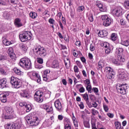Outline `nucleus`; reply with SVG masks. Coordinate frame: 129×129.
<instances>
[{
	"label": "nucleus",
	"instance_id": "48",
	"mask_svg": "<svg viewBox=\"0 0 129 129\" xmlns=\"http://www.w3.org/2000/svg\"><path fill=\"white\" fill-rule=\"evenodd\" d=\"M86 90H87V91H88L89 93H91V90H92V87H91V85H87V86L86 87Z\"/></svg>",
	"mask_w": 129,
	"mask_h": 129
},
{
	"label": "nucleus",
	"instance_id": "33",
	"mask_svg": "<svg viewBox=\"0 0 129 129\" xmlns=\"http://www.w3.org/2000/svg\"><path fill=\"white\" fill-rule=\"evenodd\" d=\"M5 128L6 129H14L12 123H8L5 125Z\"/></svg>",
	"mask_w": 129,
	"mask_h": 129
},
{
	"label": "nucleus",
	"instance_id": "7",
	"mask_svg": "<svg viewBox=\"0 0 129 129\" xmlns=\"http://www.w3.org/2000/svg\"><path fill=\"white\" fill-rule=\"evenodd\" d=\"M101 19L102 21L104 27H108L111 24V19L108 17L107 15H102Z\"/></svg>",
	"mask_w": 129,
	"mask_h": 129
},
{
	"label": "nucleus",
	"instance_id": "12",
	"mask_svg": "<svg viewBox=\"0 0 129 129\" xmlns=\"http://www.w3.org/2000/svg\"><path fill=\"white\" fill-rule=\"evenodd\" d=\"M20 96L21 97L24 98H29L30 97V93L28 90H23L20 92Z\"/></svg>",
	"mask_w": 129,
	"mask_h": 129
},
{
	"label": "nucleus",
	"instance_id": "17",
	"mask_svg": "<svg viewBox=\"0 0 129 129\" xmlns=\"http://www.w3.org/2000/svg\"><path fill=\"white\" fill-rule=\"evenodd\" d=\"M98 35L99 37H101V38H103L104 37H106V36L108 35V33L106 30H100L98 32Z\"/></svg>",
	"mask_w": 129,
	"mask_h": 129
},
{
	"label": "nucleus",
	"instance_id": "21",
	"mask_svg": "<svg viewBox=\"0 0 129 129\" xmlns=\"http://www.w3.org/2000/svg\"><path fill=\"white\" fill-rule=\"evenodd\" d=\"M8 53L12 59H13L15 54L14 53V49L13 47H10L8 50Z\"/></svg>",
	"mask_w": 129,
	"mask_h": 129
},
{
	"label": "nucleus",
	"instance_id": "24",
	"mask_svg": "<svg viewBox=\"0 0 129 129\" xmlns=\"http://www.w3.org/2000/svg\"><path fill=\"white\" fill-rule=\"evenodd\" d=\"M14 129H20L21 128V125L19 123V121H16L14 123H12Z\"/></svg>",
	"mask_w": 129,
	"mask_h": 129
},
{
	"label": "nucleus",
	"instance_id": "4",
	"mask_svg": "<svg viewBox=\"0 0 129 129\" xmlns=\"http://www.w3.org/2000/svg\"><path fill=\"white\" fill-rule=\"evenodd\" d=\"M19 39L21 42H26L32 39V33L29 31H24L19 35Z\"/></svg>",
	"mask_w": 129,
	"mask_h": 129
},
{
	"label": "nucleus",
	"instance_id": "58",
	"mask_svg": "<svg viewBox=\"0 0 129 129\" xmlns=\"http://www.w3.org/2000/svg\"><path fill=\"white\" fill-rule=\"evenodd\" d=\"M76 63L78 65V67H79V68H81L83 67L82 64H81V62H80V61L77 60L76 61Z\"/></svg>",
	"mask_w": 129,
	"mask_h": 129
},
{
	"label": "nucleus",
	"instance_id": "16",
	"mask_svg": "<svg viewBox=\"0 0 129 129\" xmlns=\"http://www.w3.org/2000/svg\"><path fill=\"white\" fill-rule=\"evenodd\" d=\"M43 108L45 109L47 112H53V107L52 106H49L45 104L43 105Z\"/></svg>",
	"mask_w": 129,
	"mask_h": 129
},
{
	"label": "nucleus",
	"instance_id": "63",
	"mask_svg": "<svg viewBox=\"0 0 129 129\" xmlns=\"http://www.w3.org/2000/svg\"><path fill=\"white\" fill-rule=\"evenodd\" d=\"M1 95L7 97L10 95V92H5L4 93L1 94Z\"/></svg>",
	"mask_w": 129,
	"mask_h": 129
},
{
	"label": "nucleus",
	"instance_id": "46",
	"mask_svg": "<svg viewBox=\"0 0 129 129\" xmlns=\"http://www.w3.org/2000/svg\"><path fill=\"white\" fill-rule=\"evenodd\" d=\"M0 73H1L2 75H8L7 72L5 71V70H4V69L2 68H0Z\"/></svg>",
	"mask_w": 129,
	"mask_h": 129
},
{
	"label": "nucleus",
	"instance_id": "8",
	"mask_svg": "<svg viewBox=\"0 0 129 129\" xmlns=\"http://www.w3.org/2000/svg\"><path fill=\"white\" fill-rule=\"evenodd\" d=\"M125 61V59H124L122 56H120V55L118 57V58H112V62L116 66H120L122 65V63Z\"/></svg>",
	"mask_w": 129,
	"mask_h": 129
},
{
	"label": "nucleus",
	"instance_id": "42",
	"mask_svg": "<svg viewBox=\"0 0 129 129\" xmlns=\"http://www.w3.org/2000/svg\"><path fill=\"white\" fill-rule=\"evenodd\" d=\"M85 101H87V100H89V98L88 97V94L86 93L85 94L82 95Z\"/></svg>",
	"mask_w": 129,
	"mask_h": 129
},
{
	"label": "nucleus",
	"instance_id": "31",
	"mask_svg": "<svg viewBox=\"0 0 129 129\" xmlns=\"http://www.w3.org/2000/svg\"><path fill=\"white\" fill-rule=\"evenodd\" d=\"M70 124V119L67 118L66 117H64L63 118V124L64 125L66 124Z\"/></svg>",
	"mask_w": 129,
	"mask_h": 129
},
{
	"label": "nucleus",
	"instance_id": "30",
	"mask_svg": "<svg viewBox=\"0 0 129 129\" xmlns=\"http://www.w3.org/2000/svg\"><path fill=\"white\" fill-rule=\"evenodd\" d=\"M83 123L85 127H87V128H90V124H89V121L83 120Z\"/></svg>",
	"mask_w": 129,
	"mask_h": 129
},
{
	"label": "nucleus",
	"instance_id": "55",
	"mask_svg": "<svg viewBox=\"0 0 129 129\" xmlns=\"http://www.w3.org/2000/svg\"><path fill=\"white\" fill-rule=\"evenodd\" d=\"M90 50L92 52L94 51L95 50V47L94 46V45L91 44L90 45Z\"/></svg>",
	"mask_w": 129,
	"mask_h": 129
},
{
	"label": "nucleus",
	"instance_id": "64",
	"mask_svg": "<svg viewBox=\"0 0 129 129\" xmlns=\"http://www.w3.org/2000/svg\"><path fill=\"white\" fill-rule=\"evenodd\" d=\"M100 12H106V7H102V8H101L100 9Z\"/></svg>",
	"mask_w": 129,
	"mask_h": 129
},
{
	"label": "nucleus",
	"instance_id": "34",
	"mask_svg": "<svg viewBox=\"0 0 129 129\" xmlns=\"http://www.w3.org/2000/svg\"><path fill=\"white\" fill-rule=\"evenodd\" d=\"M111 39L112 41H116L117 40V35L115 33H112L111 35Z\"/></svg>",
	"mask_w": 129,
	"mask_h": 129
},
{
	"label": "nucleus",
	"instance_id": "44",
	"mask_svg": "<svg viewBox=\"0 0 129 129\" xmlns=\"http://www.w3.org/2000/svg\"><path fill=\"white\" fill-rule=\"evenodd\" d=\"M30 16L32 19H36V17H37V13L35 12H31L30 13Z\"/></svg>",
	"mask_w": 129,
	"mask_h": 129
},
{
	"label": "nucleus",
	"instance_id": "57",
	"mask_svg": "<svg viewBox=\"0 0 129 129\" xmlns=\"http://www.w3.org/2000/svg\"><path fill=\"white\" fill-rule=\"evenodd\" d=\"M74 72H75V73H78L79 72V69H78V67H77V66H74Z\"/></svg>",
	"mask_w": 129,
	"mask_h": 129
},
{
	"label": "nucleus",
	"instance_id": "27",
	"mask_svg": "<svg viewBox=\"0 0 129 129\" xmlns=\"http://www.w3.org/2000/svg\"><path fill=\"white\" fill-rule=\"evenodd\" d=\"M64 61L66 68H67V69H69L70 67V60H69V58H67V60H64Z\"/></svg>",
	"mask_w": 129,
	"mask_h": 129
},
{
	"label": "nucleus",
	"instance_id": "60",
	"mask_svg": "<svg viewBox=\"0 0 129 129\" xmlns=\"http://www.w3.org/2000/svg\"><path fill=\"white\" fill-rule=\"evenodd\" d=\"M103 109L105 110V112H108V110L109 109L108 108V106L106 105H103Z\"/></svg>",
	"mask_w": 129,
	"mask_h": 129
},
{
	"label": "nucleus",
	"instance_id": "49",
	"mask_svg": "<svg viewBox=\"0 0 129 129\" xmlns=\"http://www.w3.org/2000/svg\"><path fill=\"white\" fill-rule=\"evenodd\" d=\"M36 60L37 62L39 63V64H43V58L41 57H37Z\"/></svg>",
	"mask_w": 129,
	"mask_h": 129
},
{
	"label": "nucleus",
	"instance_id": "38",
	"mask_svg": "<svg viewBox=\"0 0 129 129\" xmlns=\"http://www.w3.org/2000/svg\"><path fill=\"white\" fill-rule=\"evenodd\" d=\"M124 7L127 10H129V0L125 1L124 2Z\"/></svg>",
	"mask_w": 129,
	"mask_h": 129
},
{
	"label": "nucleus",
	"instance_id": "54",
	"mask_svg": "<svg viewBox=\"0 0 129 129\" xmlns=\"http://www.w3.org/2000/svg\"><path fill=\"white\" fill-rule=\"evenodd\" d=\"M48 22L50 25H54L55 24V20L52 18H50L48 20Z\"/></svg>",
	"mask_w": 129,
	"mask_h": 129
},
{
	"label": "nucleus",
	"instance_id": "14",
	"mask_svg": "<svg viewBox=\"0 0 129 129\" xmlns=\"http://www.w3.org/2000/svg\"><path fill=\"white\" fill-rule=\"evenodd\" d=\"M14 25L17 28H20L23 27V23L21 22V19L20 18H16L14 21Z\"/></svg>",
	"mask_w": 129,
	"mask_h": 129
},
{
	"label": "nucleus",
	"instance_id": "52",
	"mask_svg": "<svg viewBox=\"0 0 129 129\" xmlns=\"http://www.w3.org/2000/svg\"><path fill=\"white\" fill-rule=\"evenodd\" d=\"M103 62L101 61H99L98 63V67H99V68L101 69L102 68H103Z\"/></svg>",
	"mask_w": 129,
	"mask_h": 129
},
{
	"label": "nucleus",
	"instance_id": "62",
	"mask_svg": "<svg viewBox=\"0 0 129 129\" xmlns=\"http://www.w3.org/2000/svg\"><path fill=\"white\" fill-rule=\"evenodd\" d=\"M103 47L104 48H107V49L108 48H109V44L108 43H107V42H104L103 43Z\"/></svg>",
	"mask_w": 129,
	"mask_h": 129
},
{
	"label": "nucleus",
	"instance_id": "11",
	"mask_svg": "<svg viewBox=\"0 0 129 129\" xmlns=\"http://www.w3.org/2000/svg\"><path fill=\"white\" fill-rule=\"evenodd\" d=\"M54 106L57 111L59 112H62L64 108H63V106H62V104L59 99L56 100L54 102Z\"/></svg>",
	"mask_w": 129,
	"mask_h": 129
},
{
	"label": "nucleus",
	"instance_id": "2",
	"mask_svg": "<svg viewBox=\"0 0 129 129\" xmlns=\"http://www.w3.org/2000/svg\"><path fill=\"white\" fill-rule=\"evenodd\" d=\"M33 52L36 56H40L42 58H45L47 55V51H46L45 47H43L40 45L34 48Z\"/></svg>",
	"mask_w": 129,
	"mask_h": 129
},
{
	"label": "nucleus",
	"instance_id": "28",
	"mask_svg": "<svg viewBox=\"0 0 129 129\" xmlns=\"http://www.w3.org/2000/svg\"><path fill=\"white\" fill-rule=\"evenodd\" d=\"M79 86H81V88L79 89V91L80 93H83L85 91V89L83 86H82V85L79 84V85H77L76 87L77 88H79Z\"/></svg>",
	"mask_w": 129,
	"mask_h": 129
},
{
	"label": "nucleus",
	"instance_id": "35",
	"mask_svg": "<svg viewBox=\"0 0 129 129\" xmlns=\"http://www.w3.org/2000/svg\"><path fill=\"white\" fill-rule=\"evenodd\" d=\"M33 117V116H31V115H28L26 116L25 119L27 121V123L30 124V123L29 121H31V119H32V118Z\"/></svg>",
	"mask_w": 129,
	"mask_h": 129
},
{
	"label": "nucleus",
	"instance_id": "51",
	"mask_svg": "<svg viewBox=\"0 0 129 129\" xmlns=\"http://www.w3.org/2000/svg\"><path fill=\"white\" fill-rule=\"evenodd\" d=\"M86 104L88 105L89 108H91V107H93V106L92 105V104H91V102L89 101V100L86 101Z\"/></svg>",
	"mask_w": 129,
	"mask_h": 129
},
{
	"label": "nucleus",
	"instance_id": "59",
	"mask_svg": "<svg viewBox=\"0 0 129 129\" xmlns=\"http://www.w3.org/2000/svg\"><path fill=\"white\" fill-rule=\"evenodd\" d=\"M119 75H123L124 74L123 69H120L118 70Z\"/></svg>",
	"mask_w": 129,
	"mask_h": 129
},
{
	"label": "nucleus",
	"instance_id": "1",
	"mask_svg": "<svg viewBox=\"0 0 129 129\" xmlns=\"http://www.w3.org/2000/svg\"><path fill=\"white\" fill-rule=\"evenodd\" d=\"M20 66L24 68L25 70H29L32 69V62L31 59L28 57H24L21 58L19 62Z\"/></svg>",
	"mask_w": 129,
	"mask_h": 129
},
{
	"label": "nucleus",
	"instance_id": "53",
	"mask_svg": "<svg viewBox=\"0 0 129 129\" xmlns=\"http://www.w3.org/2000/svg\"><path fill=\"white\" fill-rule=\"evenodd\" d=\"M4 60H7V56L0 54V61H4Z\"/></svg>",
	"mask_w": 129,
	"mask_h": 129
},
{
	"label": "nucleus",
	"instance_id": "36",
	"mask_svg": "<svg viewBox=\"0 0 129 129\" xmlns=\"http://www.w3.org/2000/svg\"><path fill=\"white\" fill-rule=\"evenodd\" d=\"M44 123L46 124L47 126H49V125H51V124L53 123V122L52 121H50V119H47L45 120Z\"/></svg>",
	"mask_w": 129,
	"mask_h": 129
},
{
	"label": "nucleus",
	"instance_id": "6",
	"mask_svg": "<svg viewBox=\"0 0 129 129\" xmlns=\"http://www.w3.org/2000/svg\"><path fill=\"white\" fill-rule=\"evenodd\" d=\"M11 83L14 88H20V87H22V82L21 81L15 77H11Z\"/></svg>",
	"mask_w": 129,
	"mask_h": 129
},
{
	"label": "nucleus",
	"instance_id": "47",
	"mask_svg": "<svg viewBox=\"0 0 129 129\" xmlns=\"http://www.w3.org/2000/svg\"><path fill=\"white\" fill-rule=\"evenodd\" d=\"M91 112L93 115H96V114H98V113H99L98 111L96 110L95 109H92Z\"/></svg>",
	"mask_w": 129,
	"mask_h": 129
},
{
	"label": "nucleus",
	"instance_id": "25",
	"mask_svg": "<svg viewBox=\"0 0 129 129\" xmlns=\"http://www.w3.org/2000/svg\"><path fill=\"white\" fill-rule=\"evenodd\" d=\"M51 68H56V69H59V62L57 60H54L51 65Z\"/></svg>",
	"mask_w": 129,
	"mask_h": 129
},
{
	"label": "nucleus",
	"instance_id": "15",
	"mask_svg": "<svg viewBox=\"0 0 129 129\" xmlns=\"http://www.w3.org/2000/svg\"><path fill=\"white\" fill-rule=\"evenodd\" d=\"M6 88H7V79L3 78L0 80V88L3 89Z\"/></svg>",
	"mask_w": 129,
	"mask_h": 129
},
{
	"label": "nucleus",
	"instance_id": "10",
	"mask_svg": "<svg viewBox=\"0 0 129 129\" xmlns=\"http://www.w3.org/2000/svg\"><path fill=\"white\" fill-rule=\"evenodd\" d=\"M123 11L122 8L118 7L113 9L112 13L115 17H121Z\"/></svg>",
	"mask_w": 129,
	"mask_h": 129
},
{
	"label": "nucleus",
	"instance_id": "61",
	"mask_svg": "<svg viewBox=\"0 0 129 129\" xmlns=\"http://www.w3.org/2000/svg\"><path fill=\"white\" fill-rule=\"evenodd\" d=\"M64 128L71 129V125L70 124H67L64 125Z\"/></svg>",
	"mask_w": 129,
	"mask_h": 129
},
{
	"label": "nucleus",
	"instance_id": "50",
	"mask_svg": "<svg viewBox=\"0 0 129 129\" xmlns=\"http://www.w3.org/2000/svg\"><path fill=\"white\" fill-rule=\"evenodd\" d=\"M96 6L98 8H99V9L103 7V5H102V4H101V2L100 1L96 2Z\"/></svg>",
	"mask_w": 129,
	"mask_h": 129
},
{
	"label": "nucleus",
	"instance_id": "56",
	"mask_svg": "<svg viewBox=\"0 0 129 129\" xmlns=\"http://www.w3.org/2000/svg\"><path fill=\"white\" fill-rule=\"evenodd\" d=\"M4 118L5 119H11L13 118V116L11 114L9 115H6L5 116Z\"/></svg>",
	"mask_w": 129,
	"mask_h": 129
},
{
	"label": "nucleus",
	"instance_id": "29",
	"mask_svg": "<svg viewBox=\"0 0 129 129\" xmlns=\"http://www.w3.org/2000/svg\"><path fill=\"white\" fill-rule=\"evenodd\" d=\"M0 100H1L2 102L4 103L7 102V97L4 96V95L0 94Z\"/></svg>",
	"mask_w": 129,
	"mask_h": 129
},
{
	"label": "nucleus",
	"instance_id": "23",
	"mask_svg": "<svg viewBox=\"0 0 129 129\" xmlns=\"http://www.w3.org/2000/svg\"><path fill=\"white\" fill-rule=\"evenodd\" d=\"M6 111L8 114L13 115L14 114V109L12 107H7L6 108Z\"/></svg>",
	"mask_w": 129,
	"mask_h": 129
},
{
	"label": "nucleus",
	"instance_id": "37",
	"mask_svg": "<svg viewBox=\"0 0 129 129\" xmlns=\"http://www.w3.org/2000/svg\"><path fill=\"white\" fill-rule=\"evenodd\" d=\"M120 43L121 44V45H123V46H125L126 47H127V46H129L128 40L121 41Z\"/></svg>",
	"mask_w": 129,
	"mask_h": 129
},
{
	"label": "nucleus",
	"instance_id": "9",
	"mask_svg": "<svg viewBox=\"0 0 129 129\" xmlns=\"http://www.w3.org/2000/svg\"><path fill=\"white\" fill-rule=\"evenodd\" d=\"M28 122L31 126H37L40 123V119L37 116H32L31 120Z\"/></svg>",
	"mask_w": 129,
	"mask_h": 129
},
{
	"label": "nucleus",
	"instance_id": "41",
	"mask_svg": "<svg viewBox=\"0 0 129 129\" xmlns=\"http://www.w3.org/2000/svg\"><path fill=\"white\" fill-rule=\"evenodd\" d=\"M115 125L116 129L121 128V124L119 122H115Z\"/></svg>",
	"mask_w": 129,
	"mask_h": 129
},
{
	"label": "nucleus",
	"instance_id": "18",
	"mask_svg": "<svg viewBox=\"0 0 129 129\" xmlns=\"http://www.w3.org/2000/svg\"><path fill=\"white\" fill-rule=\"evenodd\" d=\"M50 73L49 70H45L43 73V75H42V77L43 78V80L44 81H48V74Z\"/></svg>",
	"mask_w": 129,
	"mask_h": 129
},
{
	"label": "nucleus",
	"instance_id": "45",
	"mask_svg": "<svg viewBox=\"0 0 129 129\" xmlns=\"http://www.w3.org/2000/svg\"><path fill=\"white\" fill-rule=\"evenodd\" d=\"M25 107L26 108V112H30V110L32 109L31 105H26Z\"/></svg>",
	"mask_w": 129,
	"mask_h": 129
},
{
	"label": "nucleus",
	"instance_id": "20",
	"mask_svg": "<svg viewBox=\"0 0 129 129\" xmlns=\"http://www.w3.org/2000/svg\"><path fill=\"white\" fill-rule=\"evenodd\" d=\"M32 79L35 80V81H37L38 83L41 82V77H40V75L37 73H36V75H35Z\"/></svg>",
	"mask_w": 129,
	"mask_h": 129
},
{
	"label": "nucleus",
	"instance_id": "13",
	"mask_svg": "<svg viewBox=\"0 0 129 129\" xmlns=\"http://www.w3.org/2000/svg\"><path fill=\"white\" fill-rule=\"evenodd\" d=\"M105 71H106V72H108V73H110V79H111V78L113 77V76L115 75V73H114V72L113 71V69L110 67H106L105 68Z\"/></svg>",
	"mask_w": 129,
	"mask_h": 129
},
{
	"label": "nucleus",
	"instance_id": "40",
	"mask_svg": "<svg viewBox=\"0 0 129 129\" xmlns=\"http://www.w3.org/2000/svg\"><path fill=\"white\" fill-rule=\"evenodd\" d=\"M36 73H37L36 72H31L28 73V75L30 76L31 79H32L35 75H36Z\"/></svg>",
	"mask_w": 129,
	"mask_h": 129
},
{
	"label": "nucleus",
	"instance_id": "22",
	"mask_svg": "<svg viewBox=\"0 0 129 129\" xmlns=\"http://www.w3.org/2000/svg\"><path fill=\"white\" fill-rule=\"evenodd\" d=\"M3 43L5 46H10L12 44L10 41H8L7 39V36H4L2 38Z\"/></svg>",
	"mask_w": 129,
	"mask_h": 129
},
{
	"label": "nucleus",
	"instance_id": "3",
	"mask_svg": "<svg viewBox=\"0 0 129 129\" xmlns=\"http://www.w3.org/2000/svg\"><path fill=\"white\" fill-rule=\"evenodd\" d=\"M116 89L117 91L120 93V94H126L127 92V89H128V86L126 84H117L116 86Z\"/></svg>",
	"mask_w": 129,
	"mask_h": 129
},
{
	"label": "nucleus",
	"instance_id": "43",
	"mask_svg": "<svg viewBox=\"0 0 129 129\" xmlns=\"http://www.w3.org/2000/svg\"><path fill=\"white\" fill-rule=\"evenodd\" d=\"M88 20L91 23H92V22H93L94 19H93V15L92 14V13H90L89 14V15L88 16Z\"/></svg>",
	"mask_w": 129,
	"mask_h": 129
},
{
	"label": "nucleus",
	"instance_id": "5",
	"mask_svg": "<svg viewBox=\"0 0 129 129\" xmlns=\"http://www.w3.org/2000/svg\"><path fill=\"white\" fill-rule=\"evenodd\" d=\"M44 92L42 91H37L34 95V100L38 103H42L44 101Z\"/></svg>",
	"mask_w": 129,
	"mask_h": 129
},
{
	"label": "nucleus",
	"instance_id": "32",
	"mask_svg": "<svg viewBox=\"0 0 129 129\" xmlns=\"http://www.w3.org/2000/svg\"><path fill=\"white\" fill-rule=\"evenodd\" d=\"M4 17L7 20H9V19H10V17H11V13L6 11L4 14Z\"/></svg>",
	"mask_w": 129,
	"mask_h": 129
},
{
	"label": "nucleus",
	"instance_id": "19",
	"mask_svg": "<svg viewBox=\"0 0 129 129\" xmlns=\"http://www.w3.org/2000/svg\"><path fill=\"white\" fill-rule=\"evenodd\" d=\"M19 47L23 53H26L28 51V46L24 43L20 44Z\"/></svg>",
	"mask_w": 129,
	"mask_h": 129
},
{
	"label": "nucleus",
	"instance_id": "26",
	"mask_svg": "<svg viewBox=\"0 0 129 129\" xmlns=\"http://www.w3.org/2000/svg\"><path fill=\"white\" fill-rule=\"evenodd\" d=\"M14 72L17 75H23V72L21 70L18 69V68H15L13 69Z\"/></svg>",
	"mask_w": 129,
	"mask_h": 129
},
{
	"label": "nucleus",
	"instance_id": "39",
	"mask_svg": "<svg viewBox=\"0 0 129 129\" xmlns=\"http://www.w3.org/2000/svg\"><path fill=\"white\" fill-rule=\"evenodd\" d=\"M122 52H123V48H119L116 49V53L118 55H120L121 54H122Z\"/></svg>",
	"mask_w": 129,
	"mask_h": 129
}]
</instances>
